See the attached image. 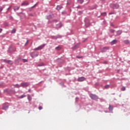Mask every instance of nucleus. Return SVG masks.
Listing matches in <instances>:
<instances>
[{"label":"nucleus","instance_id":"nucleus-1","mask_svg":"<svg viewBox=\"0 0 130 130\" xmlns=\"http://www.w3.org/2000/svg\"><path fill=\"white\" fill-rule=\"evenodd\" d=\"M45 44H44L40 46H39L37 48H36L34 49V50H41V49H43V48L45 46Z\"/></svg>","mask_w":130,"mask_h":130},{"label":"nucleus","instance_id":"nucleus-10","mask_svg":"<svg viewBox=\"0 0 130 130\" xmlns=\"http://www.w3.org/2000/svg\"><path fill=\"white\" fill-rule=\"evenodd\" d=\"M119 8V5L118 4H114L113 9H118Z\"/></svg>","mask_w":130,"mask_h":130},{"label":"nucleus","instance_id":"nucleus-34","mask_svg":"<svg viewBox=\"0 0 130 130\" xmlns=\"http://www.w3.org/2000/svg\"><path fill=\"white\" fill-rule=\"evenodd\" d=\"M42 66H43V64H42L41 65L40 64L39 65V67H42Z\"/></svg>","mask_w":130,"mask_h":130},{"label":"nucleus","instance_id":"nucleus-9","mask_svg":"<svg viewBox=\"0 0 130 130\" xmlns=\"http://www.w3.org/2000/svg\"><path fill=\"white\" fill-rule=\"evenodd\" d=\"M116 43H117V40H114L111 42V45H113L114 44H116Z\"/></svg>","mask_w":130,"mask_h":130},{"label":"nucleus","instance_id":"nucleus-26","mask_svg":"<svg viewBox=\"0 0 130 130\" xmlns=\"http://www.w3.org/2000/svg\"><path fill=\"white\" fill-rule=\"evenodd\" d=\"M105 89H108V88H109V85H107L105 86Z\"/></svg>","mask_w":130,"mask_h":130},{"label":"nucleus","instance_id":"nucleus-12","mask_svg":"<svg viewBox=\"0 0 130 130\" xmlns=\"http://www.w3.org/2000/svg\"><path fill=\"white\" fill-rule=\"evenodd\" d=\"M27 99L29 101H31V100H32V97H31L30 95H27Z\"/></svg>","mask_w":130,"mask_h":130},{"label":"nucleus","instance_id":"nucleus-29","mask_svg":"<svg viewBox=\"0 0 130 130\" xmlns=\"http://www.w3.org/2000/svg\"><path fill=\"white\" fill-rule=\"evenodd\" d=\"M39 110H41L42 109V107L40 106V107H39Z\"/></svg>","mask_w":130,"mask_h":130},{"label":"nucleus","instance_id":"nucleus-15","mask_svg":"<svg viewBox=\"0 0 130 130\" xmlns=\"http://www.w3.org/2000/svg\"><path fill=\"white\" fill-rule=\"evenodd\" d=\"M61 49V47L60 46H58L55 48L56 50H60Z\"/></svg>","mask_w":130,"mask_h":130},{"label":"nucleus","instance_id":"nucleus-14","mask_svg":"<svg viewBox=\"0 0 130 130\" xmlns=\"http://www.w3.org/2000/svg\"><path fill=\"white\" fill-rule=\"evenodd\" d=\"M15 88H20V87H21V84L19 85V84H15L14 85Z\"/></svg>","mask_w":130,"mask_h":130},{"label":"nucleus","instance_id":"nucleus-31","mask_svg":"<svg viewBox=\"0 0 130 130\" xmlns=\"http://www.w3.org/2000/svg\"><path fill=\"white\" fill-rule=\"evenodd\" d=\"M35 7H36V4H35L34 6H32L31 8L33 9V8H35Z\"/></svg>","mask_w":130,"mask_h":130},{"label":"nucleus","instance_id":"nucleus-19","mask_svg":"<svg viewBox=\"0 0 130 130\" xmlns=\"http://www.w3.org/2000/svg\"><path fill=\"white\" fill-rule=\"evenodd\" d=\"M78 2L79 3V4H83L84 3V0H78Z\"/></svg>","mask_w":130,"mask_h":130},{"label":"nucleus","instance_id":"nucleus-5","mask_svg":"<svg viewBox=\"0 0 130 130\" xmlns=\"http://www.w3.org/2000/svg\"><path fill=\"white\" fill-rule=\"evenodd\" d=\"M85 80H86V78L84 77H81L78 78L77 81L78 82H83Z\"/></svg>","mask_w":130,"mask_h":130},{"label":"nucleus","instance_id":"nucleus-38","mask_svg":"<svg viewBox=\"0 0 130 130\" xmlns=\"http://www.w3.org/2000/svg\"><path fill=\"white\" fill-rule=\"evenodd\" d=\"M77 58H81V57H80L79 56H77Z\"/></svg>","mask_w":130,"mask_h":130},{"label":"nucleus","instance_id":"nucleus-6","mask_svg":"<svg viewBox=\"0 0 130 130\" xmlns=\"http://www.w3.org/2000/svg\"><path fill=\"white\" fill-rule=\"evenodd\" d=\"M3 61H4V62H6L7 63H9V64H13V61L12 60L4 59L3 60Z\"/></svg>","mask_w":130,"mask_h":130},{"label":"nucleus","instance_id":"nucleus-23","mask_svg":"<svg viewBox=\"0 0 130 130\" xmlns=\"http://www.w3.org/2000/svg\"><path fill=\"white\" fill-rule=\"evenodd\" d=\"M121 91H125V87L123 86L121 88Z\"/></svg>","mask_w":130,"mask_h":130},{"label":"nucleus","instance_id":"nucleus-36","mask_svg":"<svg viewBox=\"0 0 130 130\" xmlns=\"http://www.w3.org/2000/svg\"><path fill=\"white\" fill-rule=\"evenodd\" d=\"M29 16H33V14H29Z\"/></svg>","mask_w":130,"mask_h":130},{"label":"nucleus","instance_id":"nucleus-24","mask_svg":"<svg viewBox=\"0 0 130 130\" xmlns=\"http://www.w3.org/2000/svg\"><path fill=\"white\" fill-rule=\"evenodd\" d=\"M11 33H16V29H13L11 31Z\"/></svg>","mask_w":130,"mask_h":130},{"label":"nucleus","instance_id":"nucleus-35","mask_svg":"<svg viewBox=\"0 0 130 130\" xmlns=\"http://www.w3.org/2000/svg\"><path fill=\"white\" fill-rule=\"evenodd\" d=\"M79 13H80V14H82V13H83V12H82V11H79Z\"/></svg>","mask_w":130,"mask_h":130},{"label":"nucleus","instance_id":"nucleus-13","mask_svg":"<svg viewBox=\"0 0 130 130\" xmlns=\"http://www.w3.org/2000/svg\"><path fill=\"white\" fill-rule=\"evenodd\" d=\"M20 9V7L15 6L14 8V11H18Z\"/></svg>","mask_w":130,"mask_h":130},{"label":"nucleus","instance_id":"nucleus-18","mask_svg":"<svg viewBox=\"0 0 130 130\" xmlns=\"http://www.w3.org/2000/svg\"><path fill=\"white\" fill-rule=\"evenodd\" d=\"M62 26L61 23H59L58 24H57V28H60Z\"/></svg>","mask_w":130,"mask_h":130},{"label":"nucleus","instance_id":"nucleus-4","mask_svg":"<svg viewBox=\"0 0 130 130\" xmlns=\"http://www.w3.org/2000/svg\"><path fill=\"white\" fill-rule=\"evenodd\" d=\"M30 55L31 57H36V56H38V53L34 52L30 53Z\"/></svg>","mask_w":130,"mask_h":130},{"label":"nucleus","instance_id":"nucleus-21","mask_svg":"<svg viewBox=\"0 0 130 130\" xmlns=\"http://www.w3.org/2000/svg\"><path fill=\"white\" fill-rule=\"evenodd\" d=\"M3 109L4 110H7V109H8V108H9V106H6V107H3Z\"/></svg>","mask_w":130,"mask_h":130},{"label":"nucleus","instance_id":"nucleus-20","mask_svg":"<svg viewBox=\"0 0 130 130\" xmlns=\"http://www.w3.org/2000/svg\"><path fill=\"white\" fill-rule=\"evenodd\" d=\"M24 97H26V95L22 94L21 96H19L20 99H22V98H24Z\"/></svg>","mask_w":130,"mask_h":130},{"label":"nucleus","instance_id":"nucleus-28","mask_svg":"<svg viewBox=\"0 0 130 130\" xmlns=\"http://www.w3.org/2000/svg\"><path fill=\"white\" fill-rule=\"evenodd\" d=\"M120 34H121V31H117V35H120Z\"/></svg>","mask_w":130,"mask_h":130},{"label":"nucleus","instance_id":"nucleus-11","mask_svg":"<svg viewBox=\"0 0 130 130\" xmlns=\"http://www.w3.org/2000/svg\"><path fill=\"white\" fill-rule=\"evenodd\" d=\"M61 9H62V6H57L56 10H57V11H60V10H61Z\"/></svg>","mask_w":130,"mask_h":130},{"label":"nucleus","instance_id":"nucleus-22","mask_svg":"<svg viewBox=\"0 0 130 130\" xmlns=\"http://www.w3.org/2000/svg\"><path fill=\"white\" fill-rule=\"evenodd\" d=\"M78 47H79V45L75 46L72 48H73V49H76V48H78Z\"/></svg>","mask_w":130,"mask_h":130},{"label":"nucleus","instance_id":"nucleus-3","mask_svg":"<svg viewBox=\"0 0 130 130\" xmlns=\"http://www.w3.org/2000/svg\"><path fill=\"white\" fill-rule=\"evenodd\" d=\"M29 85H30V84H29V83L28 82H23V83H21L20 84V86L21 87H28V86H29Z\"/></svg>","mask_w":130,"mask_h":130},{"label":"nucleus","instance_id":"nucleus-33","mask_svg":"<svg viewBox=\"0 0 130 130\" xmlns=\"http://www.w3.org/2000/svg\"><path fill=\"white\" fill-rule=\"evenodd\" d=\"M2 31H3V29L0 28V33H1V32H2Z\"/></svg>","mask_w":130,"mask_h":130},{"label":"nucleus","instance_id":"nucleus-7","mask_svg":"<svg viewBox=\"0 0 130 130\" xmlns=\"http://www.w3.org/2000/svg\"><path fill=\"white\" fill-rule=\"evenodd\" d=\"M109 49V47H105L103 49H102V52H106L107 50Z\"/></svg>","mask_w":130,"mask_h":130},{"label":"nucleus","instance_id":"nucleus-39","mask_svg":"<svg viewBox=\"0 0 130 130\" xmlns=\"http://www.w3.org/2000/svg\"><path fill=\"white\" fill-rule=\"evenodd\" d=\"M24 62H26V61H27V60H24Z\"/></svg>","mask_w":130,"mask_h":130},{"label":"nucleus","instance_id":"nucleus-25","mask_svg":"<svg viewBox=\"0 0 130 130\" xmlns=\"http://www.w3.org/2000/svg\"><path fill=\"white\" fill-rule=\"evenodd\" d=\"M110 32H111V33H114V29H110Z\"/></svg>","mask_w":130,"mask_h":130},{"label":"nucleus","instance_id":"nucleus-2","mask_svg":"<svg viewBox=\"0 0 130 130\" xmlns=\"http://www.w3.org/2000/svg\"><path fill=\"white\" fill-rule=\"evenodd\" d=\"M90 97L93 100H97L98 99V96L95 94H90Z\"/></svg>","mask_w":130,"mask_h":130},{"label":"nucleus","instance_id":"nucleus-17","mask_svg":"<svg viewBox=\"0 0 130 130\" xmlns=\"http://www.w3.org/2000/svg\"><path fill=\"white\" fill-rule=\"evenodd\" d=\"M109 109L110 111H112V110H113V108L112 107H111V105H109Z\"/></svg>","mask_w":130,"mask_h":130},{"label":"nucleus","instance_id":"nucleus-40","mask_svg":"<svg viewBox=\"0 0 130 130\" xmlns=\"http://www.w3.org/2000/svg\"><path fill=\"white\" fill-rule=\"evenodd\" d=\"M28 91L30 92V90H28Z\"/></svg>","mask_w":130,"mask_h":130},{"label":"nucleus","instance_id":"nucleus-32","mask_svg":"<svg viewBox=\"0 0 130 130\" xmlns=\"http://www.w3.org/2000/svg\"><path fill=\"white\" fill-rule=\"evenodd\" d=\"M109 15H113V13L110 12V13H109Z\"/></svg>","mask_w":130,"mask_h":130},{"label":"nucleus","instance_id":"nucleus-30","mask_svg":"<svg viewBox=\"0 0 130 130\" xmlns=\"http://www.w3.org/2000/svg\"><path fill=\"white\" fill-rule=\"evenodd\" d=\"M2 11H3V8L0 6V12H2Z\"/></svg>","mask_w":130,"mask_h":130},{"label":"nucleus","instance_id":"nucleus-37","mask_svg":"<svg viewBox=\"0 0 130 130\" xmlns=\"http://www.w3.org/2000/svg\"><path fill=\"white\" fill-rule=\"evenodd\" d=\"M28 42V41H26V44H27Z\"/></svg>","mask_w":130,"mask_h":130},{"label":"nucleus","instance_id":"nucleus-8","mask_svg":"<svg viewBox=\"0 0 130 130\" xmlns=\"http://www.w3.org/2000/svg\"><path fill=\"white\" fill-rule=\"evenodd\" d=\"M28 5H29V3L28 2V1H25L23 3H22L21 6H28Z\"/></svg>","mask_w":130,"mask_h":130},{"label":"nucleus","instance_id":"nucleus-27","mask_svg":"<svg viewBox=\"0 0 130 130\" xmlns=\"http://www.w3.org/2000/svg\"><path fill=\"white\" fill-rule=\"evenodd\" d=\"M102 16H106V12H104L101 14Z\"/></svg>","mask_w":130,"mask_h":130},{"label":"nucleus","instance_id":"nucleus-16","mask_svg":"<svg viewBox=\"0 0 130 130\" xmlns=\"http://www.w3.org/2000/svg\"><path fill=\"white\" fill-rule=\"evenodd\" d=\"M124 43H125V44H129V41L128 40L124 41Z\"/></svg>","mask_w":130,"mask_h":130}]
</instances>
